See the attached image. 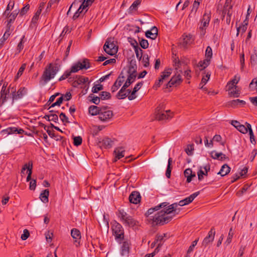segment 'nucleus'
I'll return each mask as SVG.
<instances>
[{"label":"nucleus","instance_id":"1","mask_svg":"<svg viewBox=\"0 0 257 257\" xmlns=\"http://www.w3.org/2000/svg\"><path fill=\"white\" fill-rule=\"evenodd\" d=\"M57 64H49L45 68L40 78V83L43 85H45L50 80L54 78L59 71Z\"/></svg>","mask_w":257,"mask_h":257},{"label":"nucleus","instance_id":"2","mask_svg":"<svg viewBox=\"0 0 257 257\" xmlns=\"http://www.w3.org/2000/svg\"><path fill=\"white\" fill-rule=\"evenodd\" d=\"M90 67L89 60L87 59H83L82 61H78L74 64L71 68L70 71L67 70L64 73L65 78H68L70 76L71 73H75L79 70L87 69Z\"/></svg>","mask_w":257,"mask_h":257},{"label":"nucleus","instance_id":"3","mask_svg":"<svg viewBox=\"0 0 257 257\" xmlns=\"http://www.w3.org/2000/svg\"><path fill=\"white\" fill-rule=\"evenodd\" d=\"M90 67L89 60L87 59H83L82 61H78L74 64L71 68L70 71L67 70L64 73L65 78H68L70 76L71 73H75L79 70L87 69Z\"/></svg>","mask_w":257,"mask_h":257},{"label":"nucleus","instance_id":"4","mask_svg":"<svg viewBox=\"0 0 257 257\" xmlns=\"http://www.w3.org/2000/svg\"><path fill=\"white\" fill-rule=\"evenodd\" d=\"M118 217L120 218L123 223L130 227L137 225L138 222L135 220L132 216L128 215L123 210H118Z\"/></svg>","mask_w":257,"mask_h":257},{"label":"nucleus","instance_id":"5","mask_svg":"<svg viewBox=\"0 0 257 257\" xmlns=\"http://www.w3.org/2000/svg\"><path fill=\"white\" fill-rule=\"evenodd\" d=\"M172 219V217L169 215H167L164 212V210H161L157 213L154 217L153 220V222L157 224L163 225L165 223H168Z\"/></svg>","mask_w":257,"mask_h":257},{"label":"nucleus","instance_id":"6","mask_svg":"<svg viewBox=\"0 0 257 257\" xmlns=\"http://www.w3.org/2000/svg\"><path fill=\"white\" fill-rule=\"evenodd\" d=\"M30 132L27 133L25 132L24 130H3L1 132V134L2 135H10L12 134H25L26 135L28 136H31L32 134H35L36 135H39L40 132L39 131L37 130H29Z\"/></svg>","mask_w":257,"mask_h":257},{"label":"nucleus","instance_id":"7","mask_svg":"<svg viewBox=\"0 0 257 257\" xmlns=\"http://www.w3.org/2000/svg\"><path fill=\"white\" fill-rule=\"evenodd\" d=\"M163 105L158 106L155 110L156 118L158 120H164L171 117L170 110H162Z\"/></svg>","mask_w":257,"mask_h":257},{"label":"nucleus","instance_id":"8","mask_svg":"<svg viewBox=\"0 0 257 257\" xmlns=\"http://www.w3.org/2000/svg\"><path fill=\"white\" fill-rule=\"evenodd\" d=\"M211 19V13L209 11H205L201 20V25L199 29L201 30V35H204L206 33V28L208 26Z\"/></svg>","mask_w":257,"mask_h":257},{"label":"nucleus","instance_id":"9","mask_svg":"<svg viewBox=\"0 0 257 257\" xmlns=\"http://www.w3.org/2000/svg\"><path fill=\"white\" fill-rule=\"evenodd\" d=\"M103 49L107 54L111 56L116 54L118 50L117 47L113 42H111L109 39L105 42L103 46Z\"/></svg>","mask_w":257,"mask_h":257},{"label":"nucleus","instance_id":"10","mask_svg":"<svg viewBox=\"0 0 257 257\" xmlns=\"http://www.w3.org/2000/svg\"><path fill=\"white\" fill-rule=\"evenodd\" d=\"M180 73L177 72L171 79V80L166 84V88L171 87L172 86H177L180 85L183 81L181 73H182V70H179Z\"/></svg>","mask_w":257,"mask_h":257},{"label":"nucleus","instance_id":"11","mask_svg":"<svg viewBox=\"0 0 257 257\" xmlns=\"http://www.w3.org/2000/svg\"><path fill=\"white\" fill-rule=\"evenodd\" d=\"M215 235V230L214 227H212L208 232V235L206 236L202 242V246L204 248L207 247L214 240Z\"/></svg>","mask_w":257,"mask_h":257},{"label":"nucleus","instance_id":"12","mask_svg":"<svg viewBox=\"0 0 257 257\" xmlns=\"http://www.w3.org/2000/svg\"><path fill=\"white\" fill-rule=\"evenodd\" d=\"M10 93L9 89L7 88V85L4 84L1 91L0 106L3 105L7 101Z\"/></svg>","mask_w":257,"mask_h":257},{"label":"nucleus","instance_id":"13","mask_svg":"<svg viewBox=\"0 0 257 257\" xmlns=\"http://www.w3.org/2000/svg\"><path fill=\"white\" fill-rule=\"evenodd\" d=\"M27 89L25 87H20L17 93H16V89H15L14 91L11 93L13 102L14 100L22 98L27 93Z\"/></svg>","mask_w":257,"mask_h":257},{"label":"nucleus","instance_id":"14","mask_svg":"<svg viewBox=\"0 0 257 257\" xmlns=\"http://www.w3.org/2000/svg\"><path fill=\"white\" fill-rule=\"evenodd\" d=\"M103 108H104V109H102V110L100 111L98 117L102 121H106L111 118L113 113L111 110H106L107 106H104Z\"/></svg>","mask_w":257,"mask_h":257},{"label":"nucleus","instance_id":"15","mask_svg":"<svg viewBox=\"0 0 257 257\" xmlns=\"http://www.w3.org/2000/svg\"><path fill=\"white\" fill-rule=\"evenodd\" d=\"M124 76L123 75V71H122L111 87V90L112 92L116 91L121 85L124 81Z\"/></svg>","mask_w":257,"mask_h":257},{"label":"nucleus","instance_id":"16","mask_svg":"<svg viewBox=\"0 0 257 257\" xmlns=\"http://www.w3.org/2000/svg\"><path fill=\"white\" fill-rule=\"evenodd\" d=\"M113 141L108 138H105L98 142V146L101 148L107 149L112 146Z\"/></svg>","mask_w":257,"mask_h":257},{"label":"nucleus","instance_id":"17","mask_svg":"<svg viewBox=\"0 0 257 257\" xmlns=\"http://www.w3.org/2000/svg\"><path fill=\"white\" fill-rule=\"evenodd\" d=\"M199 192H196L193 193L189 197L180 201L178 205L181 206H183L189 204L193 201V200L199 195Z\"/></svg>","mask_w":257,"mask_h":257},{"label":"nucleus","instance_id":"18","mask_svg":"<svg viewBox=\"0 0 257 257\" xmlns=\"http://www.w3.org/2000/svg\"><path fill=\"white\" fill-rule=\"evenodd\" d=\"M183 41L180 43V46L184 49H186L187 48L188 46L190 45L193 42L194 39L192 38V36L190 34L185 36L183 35Z\"/></svg>","mask_w":257,"mask_h":257},{"label":"nucleus","instance_id":"19","mask_svg":"<svg viewBox=\"0 0 257 257\" xmlns=\"http://www.w3.org/2000/svg\"><path fill=\"white\" fill-rule=\"evenodd\" d=\"M141 199L140 194L138 191L132 192L129 196V200L131 203L137 204L140 203Z\"/></svg>","mask_w":257,"mask_h":257},{"label":"nucleus","instance_id":"20","mask_svg":"<svg viewBox=\"0 0 257 257\" xmlns=\"http://www.w3.org/2000/svg\"><path fill=\"white\" fill-rule=\"evenodd\" d=\"M132 84V82L130 81V80H126L125 82L122 86V87L121 88L120 90L118 91V92L117 94V97L118 99H124L126 97V95L125 94H123L122 92L126 90V89Z\"/></svg>","mask_w":257,"mask_h":257},{"label":"nucleus","instance_id":"21","mask_svg":"<svg viewBox=\"0 0 257 257\" xmlns=\"http://www.w3.org/2000/svg\"><path fill=\"white\" fill-rule=\"evenodd\" d=\"M71 235L73 238L75 239V244L76 246H78L80 243V239L81 238V234L79 230L76 228L72 229L71 231Z\"/></svg>","mask_w":257,"mask_h":257},{"label":"nucleus","instance_id":"22","mask_svg":"<svg viewBox=\"0 0 257 257\" xmlns=\"http://www.w3.org/2000/svg\"><path fill=\"white\" fill-rule=\"evenodd\" d=\"M113 230L116 238L121 239L123 237V230L120 224L117 223L113 228Z\"/></svg>","mask_w":257,"mask_h":257},{"label":"nucleus","instance_id":"23","mask_svg":"<svg viewBox=\"0 0 257 257\" xmlns=\"http://www.w3.org/2000/svg\"><path fill=\"white\" fill-rule=\"evenodd\" d=\"M132 45L133 46L135 53L136 54V57L137 59L140 61L143 57V50L139 47L138 43L136 41H134V43H132Z\"/></svg>","mask_w":257,"mask_h":257},{"label":"nucleus","instance_id":"24","mask_svg":"<svg viewBox=\"0 0 257 257\" xmlns=\"http://www.w3.org/2000/svg\"><path fill=\"white\" fill-rule=\"evenodd\" d=\"M11 26L12 25L10 24L7 25L6 31L2 38L0 39V45L1 46L3 45L4 42L8 39V38L11 35L12 32V30H11Z\"/></svg>","mask_w":257,"mask_h":257},{"label":"nucleus","instance_id":"25","mask_svg":"<svg viewBox=\"0 0 257 257\" xmlns=\"http://www.w3.org/2000/svg\"><path fill=\"white\" fill-rule=\"evenodd\" d=\"M89 81V79L88 77H85L82 76H79L77 80H75L73 83L72 85L73 87H76L79 85L85 84V83Z\"/></svg>","mask_w":257,"mask_h":257},{"label":"nucleus","instance_id":"26","mask_svg":"<svg viewBox=\"0 0 257 257\" xmlns=\"http://www.w3.org/2000/svg\"><path fill=\"white\" fill-rule=\"evenodd\" d=\"M158 35V29L154 27L151 30L147 31L146 32V36L148 38L154 40L156 38Z\"/></svg>","mask_w":257,"mask_h":257},{"label":"nucleus","instance_id":"27","mask_svg":"<svg viewBox=\"0 0 257 257\" xmlns=\"http://www.w3.org/2000/svg\"><path fill=\"white\" fill-rule=\"evenodd\" d=\"M125 152L124 148L123 147H118L116 148L114 151V153L115 155L116 159H120L123 157Z\"/></svg>","mask_w":257,"mask_h":257},{"label":"nucleus","instance_id":"28","mask_svg":"<svg viewBox=\"0 0 257 257\" xmlns=\"http://www.w3.org/2000/svg\"><path fill=\"white\" fill-rule=\"evenodd\" d=\"M130 244L127 241H124L121 247V254L122 256H127L129 253Z\"/></svg>","mask_w":257,"mask_h":257},{"label":"nucleus","instance_id":"29","mask_svg":"<svg viewBox=\"0 0 257 257\" xmlns=\"http://www.w3.org/2000/svg\"><path fill=\"white\" fill-rule=\"evenodd\" d=\"M102 109H104L103 107H99L95 105H91L89 107V112L92 115H95L98 114L99 115V113Z\"/></svg>","mask_w":257,"mask_h":257},{"label":"nucleus","instance_id":"30","mask_svg":"<svg viewBox=\"0 0 257 257\" xmlns=\"http://www.w3.org/2000/svg\"><path fill=\"white\" fill-rule=\"evenodd\" d=\"M49 195V191L48 189H45L40 194V199L44 203H47L49 201L48 197Z\"/></svg>","mask_w":257,"mask_h":257},{"label":"nucleus","instance_id":"31","mask_svg":"<svg viewBox=\"0 0 257 257\" xmlns=\"http://www.w3.org/2000/svg\"><path fill=\"white\" fill-rule=\"evenodd\" d=\"M230 171V168L227 164H224L221 167L218 174H220L221 176H224L228 174Z\"/></svg>","mask_w":257,"mask_h":257},{"label":"nucleus","instance_id":"32","mask_svg":"<svg viewBox=\"0 0 257 257\" xmlns=\"http://www.w3.org/2000/svg\"><path fill=\"white\" fill-rule=\"evenodd\" d=\"M239 79L240 77H237V76H235L234 79L228 83L227 86H228L229 91L232 89L234 87H235V88H236V86L235 85L238 82Z\"/></svg>","mask_w":257,"mask_h":257},{"label":"nucleus","instance_id":"33","mask_svg":"<svg viewBox=\"0 0 257 257\" xmlns=\"http://www.w3.org/2000/svg\"><path fill=\"white\" fill-rule=\"evenodd\" d=\"M177 206H178V204L173 203V204H171V205L169 206L167 208L164 209L162 210H164L165 214L167 215H169L173 211H176V208L177 207Z\"/></svg>","mask_w":257,"mask_h":257},{"label":"nucleus","instance_id":"34","mask_svg":"<svg viewBox=\"0 0 257 257\" xmlns=\"http://www.w3.org/2000/svg\"><path fill=\"white\" fill-rule=\"evenodd\" d=\"M245 104V102L244 100H240V99H235L230 101L228 102V105H230L232 107H235L238 104H240L241 105H244Z\"/></svg>","mask_w":257,"mask_h":257},{"label":"nucleus","instance_id":"35","mask_svg":"<svg viewBox=\"0 0 257 257\" xmlns=\"http://www.w3.org/2000/svg\"><path fill=\"white\" fill-rule=\"evenodd\" d=\"M47 132L51 138H54L56 141L60 140L62 139L60 136L55 134L54 130H47Z\"/></svg>","mask_w":257,"mask_h":257},{"label":"nucleus","instance_id":"36","mask_svg":"<svg viewBox=\"0 0 257 257\" xmlns=\"http://www.w3.org/2000/svg\"><path fill=\"white\" fill-rule=\"evenodd\" d=\"M166 236V234H164L163 235H157L156 237V241L157 242H158V246L156 248H159L161 246L163 242H164V237Z\"/></svg>","mask_w":257,"mask_h":257},{"label":"nucleus","instance_id":"37","mask_svg":"<svg viewBox=\"0 0 257 257\" xmlns=\"http://www.w3.org/2000/svg\"><path fill=\"white\" fill-rule=\"evenodd\" d=\"M210 60L208 58H206L203 61H200L198 64V66L200 67L201 70L205 69L210 64Z\"/></svg>","mask_w":257,"mask_h":257},{"label":"nucleus","instance_id":"38","mask_svg":"<svg viewBox=\"0 0 257 257\" xmlns=\"http://www.w3.org/2000/svg\"><path fill=\"white\" fill-rule=\"evenodd\" d=\"M233 234L234 232L233 231L232 228L231 227L229 229L227 239L225 241L224 244L228 245L231 243Z\"/></svg>","mask_w":257,"mask_h":257},{"label":"nucleus","instance_id":"39","mask_svg":"<svg viewBox=\"0 0 257 257\" xmlns=\"http://www.w3.org/2000/svg\"><path fill=\"white\" fill-rule=\"evenodd\" d=\"M25 36H23L22 38L21 39L20 42L18 43V46L17 47V52L16 54H18L21 52V51L24 48V44L25 43L24 41Z\"/></svg>","mask_w":257,"mask_h":257},{"label":"nucleus","instance_id":"40","mask_svg":"<svg viewBox=\"0 0 257 257\" xmlns=\"http://www.w3.org/2000/svg\"><path fill=\"white\" fill-rule=\"evenodd\" d=\"M172 162V158H170L168 160V164L167 170L166 172V176L168 178H170V176H171V165Z\"/></svg>","mask_w":257,"mask_h":257},{"label":"nucleus","instance_id":"41","mask_svg":"<svg viewBox=\"0 0 257 257\" xmlns=\"http://www.w3.org/2000/svg\"><path fill=\"white\" fill-rule=\"evenodd\" d=\"M91 4L92 2H91V0H83V2L80 6L79 9L80 10L82 9L83 11V10L86 9L88 6L91 5Z\"/></svg>","mask_w":257,"mask_h":257},{"label":"nucleus","instance_id":"42","mask_svg":"<svg viewBox=\"0 0 257 257\" xmlns=\"http://www.w3.org/2000/svg\"><path fill=\"white\" fill-rule=\"evenodd\" d=\"M171 74V70H165L164 72L162 73V74L160 78L164 81L167 79L170 76Z\"/></svg>","mask_w":257,"mask_h":257},{"label":"nucleus","instance_id":"43","mask_svg":"<svg viewBox=\"0 0 257 257\" xmlns=\"http://www.w3.org/2000/svg\"><path fill=\"white\" fill-rule=\"evenodd\" d=\"M100 98L102 100L108 99L111 98V95L109 92L107 91H102L100 94Z\"/></svg>","mask_w":257,"mask_h":257},{"label":"nucleus","instance_id":"44","mask_svg":"<svg viewBox=\"0 0 257 257\" xmlns=\"http://www.w3.org/2000/svg\"><path fill=\"white\" fill-rule=\"evenodd\" d=\"M252 90H255L257 92V77L253 78L249 85Z\"/></svg>","mask_w":257,"mask_h":257},{"label":"nucleus","instance_id":"45","mask_svg":"<svg viewBox=\"0 0 257 257\" xmlns=\"http://www.w3.org/2000/svg\"><path fill=\"white\" fill-rule=\"evenodd\" d=\"M142 62L143 63V66L145 67H147L149 66V57L148 55L144 54L143 55Z\"/></svg>","mask_w":257,"mask_h":257},{"label":"nucleus","instance_id":"46","mask_svg":"<svg viewBox=\"0 0 257 257\" xmlns=\"http://www.w3.org/2000/svg\"><path fill=\"white\" fill-rule=\"evenodd\" d=\"M127 74H137V66L136 64L133 65L131 63L127 70Z\"/></svg>","mask_w":257,"mask_h":257},{"label":"nucleus","instance_id":"47","mask_svg":"<svg viewBox=\"0 0 257 257\" xmlns=\"http://www.w3.org/2000/svg\"><path fill=\"white\" fill-rule=\"evenodd\" d=\"M142 2V0H136L135 1L132 5L130 7V10L131 11H133L134 10L136 11L137 9L138 6H139Z\"/></svg>","mask_w":257,"mask_h":257},{"label":"nucleus","instance_id":"48","mask_svg":"<svg viewBox=\"0 0 257 257\" xmlns=\"http://www.w3.org/2000/svg\"><path fill=\"white\" fill-rule=\"evenodd\" d=\"M89 98H91V101L92 103L96 105H98L100 102V98L98 96H95L92 94L89 95Z\"/></svg>","mask_w":257,"mask_h":257},{"label":"nucleus","instance_id":"49","mask_svg":"<svg viewBox=\"0 0 257 257\" xmlns=\"http://www.w3.org/2000/svg\"><path fill=\"white\" fill-rule=\"evenodd\" d=\"M230 123L236 128H238V127L239 128H245L244 125L241 124L240 122L237 120H231L230 121Z\"/></svg>","mask_w":257,"mask_h":257},{"label":"nucleus","instance_id":"50","mask_svg":"<svg viewBox=\"0 0 257 257\" xmlns=\"http://www.w3.org/2000/svg\"><path fill=\"white\" fill-rule=\"evenodd\" d=\"M73 144L76 146H78L82 144V139L80 136L75 137L73 136Z\"/></svg>","mask_w":257,"mask_h":257},{"label":"nucleus","instance_id":"51","mask_svg":"<svg viewBox=\"0 0 257 257\" xmlns=\"http://www.w3.org/2000/svg\"><path fill=\"white\" fill-rule=\"evenodd\" d=\"M103 89V85L100 84L95 85L92 89L93 93H97L99 91L102 90Z\"/></svg>","mask_w":257,"mask_h":257},{"label":"nucleus","instance_id":"52","mask_svg":"<svg viewBox=\"0 0 257 257\" xmlns=\"http://www.w3.org/2000/svg\"><path fill=\"white\" fill-rule=\"evenodd\" d=\"M205 56L206 58H208V59L210 60L212 56V51L210 46H208L206 49Z\"/></svg>","mask_w":257,"mask_h":257},{"label":"nucleus","instance_id":"53","mask_svg":"<svg viewBox=\"0 0 257 257\" xmlns=\"http://www.w3.org/2000/svg\"><path fill=\"white\" fill-rule=\"evenodd\" d=\"M139 43L141 47L144 49H147L149 46V43L147 40L142 39L139 41Z\"/></svg>","mask_w":257,"mask_h":257},{"label":"nucleus","instance_id":"54","mask_svg":"<svg viewBox=\"0 0 257 257\" xmlns=\"http://www.w3.org/2000/svg\"><path fill=\"white\" fill-rule=\"evenodd\" d=\"M257 61V53L255 52L250 56V61L251 65H255Z\"/></svg>","mask_w":257,"mask_h":257},{"label":"nucleus","instance_id":"55","mask_svg":"<svg viewBox=\"0 0 257 257\" xmlns=\"http://www.w3.org/2000/svg\"><path fill=\"white\" fill-rule=\"evenodd\" d=\"M194 150V146L193 145H188L187 148L185 149V152L186 154L191 156L193 154V151Z\"/></svg>","mask_w":257,"mask_h":257},{"label":"nucleus","instance_id":"56","mask_svg":"<svg viewBox=\"0 0 257 257\" xmlns=\"http://www.w3.org/2000/svg\"><path fill=\"white\" fill-rule=\"evenodd\" d=\"M199 4L200 2L198 0H195L193 5L192 9L191 10V14L193 13V12H194L195 13H196L198 9Z\"/></svg>","mask_w":257,"mask_h":257},{"label":"nucleus","instance_id":"57","mask_svg":"<svg viewBox=\"0 0 257 257\" xmlns=\"http://www.w3.org/2000/svg\"><path fill=\"white\" fill-rule=\"evenodd\" d=\"M26 64L24 63L22 65V66L19 68V71L17 74V75H16L17 78H18L19 77H20L22 75L24 71L25 70V69L26 68Z\"/></svg>","mask_w":257,"mask_h":257},{"label":"nucleus","instance_id":"58","mask_svg":"<svg viewBox=\"0 0 257 257\" xmlns=\"http://www.w3.org/2000/svg\"><path fill=\"white\" fill-rule=\"evenodd\" d=\"M247 29V24H242L241 26H240L237 28V34L236 35L238 36L239 32L240 31L242 33H244Z\"/></svg>","mask_w":257,"mask_h":257},{"label":"nucleus","instance_id":"59","mask_svg":"<svg viewBox=\"0 0 257 257\" xmlns=\"http://www.w3.org/2000/svg\"><path fill=\"white\" fill-rule=\"evenodd\" d=\"M42 12H41L40 9H38L36 13L35 14L34 16H33V18H32V22L33 23H36V22L38 20L39 18V16L41 14Z\"/></svg>","mask_w":257,"mask_h":257},{"label":"nucleus","instance_id":"60","mask_svg":"<svg viewBox=\"0 0 257 257\" xmlns=\"http://www.w3.org/2000/svg\"><path fill=\"white\" fill-rule=\"evenodd\" d=\"M210 76V73L207 72L205 76H204L201 80L200 85L204 84H205L209 80Z\"/></svg>","mask_w":257,"mask_h":257},{"label":"nucleus","instance_id":"61","mask_svg":"<svg viewBox=\"0 0 257 257\" xmlns=\"http://www.w3.org/2000/svg\"><path fill=\"white\" fill-rule=\"evenodd\" d=\"M220 156H222V153H217L215 151H212L211 153V157L213 159L219 160Z\"/></svg>","mask_w":257,"mask_h":257},{"label":"nucleus","instance_id":"62","mask_svg":"<svg viewBox=\"0 0 257 257\" xmlns=\"http://www.w3.org/2000/svg\"><path fill=\"white\" fill-rule=\"evenodd\" d=\"M198 240L199 238H197L192 242V244L189 246L187 250V253H190L193 251L194 247L196 245Z\"/></svg>","mask_w":257,"mask_h":257},{"label":"nucleus","instance_id":"63","mask_svg":"<svg viewBox=\"0 0 257 257\" xmlns=\"http://www.w3.org/2000/svg\"><path fill=\"white\" fill-rule=\"evenodd\" d=\"M232 8V6L231 5V3H227V1H225V3L224 6V12L226 13L227 12H229V10L231 9Z\"/></svg>","mask_w":257,"mask_h":257},{"label":"nucleus","instance_id":"64","mask_svg":"<svg viewBox=\"0 0 257 257\" xmlns=\"http://www.w3.org/2000/svg\"><path fill=\"white\" fill-rule=\"evenodd\" d=\"M30 235L29 231L27 229L24 230L23 233L21 235V239L23 240L27 239Z\"/></svg>","mask_w":257,"mask_h":257}]
</instances>
